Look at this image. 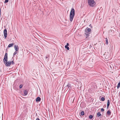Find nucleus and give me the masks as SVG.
I'll return each instance as SVG.
<instances>
[{
	"label": "nucleus",
	"instance_id": "1",
	"mask_svg": "<svg viewBox=\"0 0 120 120\" xmlns=\"http://www.w3.org/2000/svg\"><path fill=\"white\" fill-rule=\"evenodd\" d=\"M75 15V11L73 8H72L71 11L70 15V20L71 22L74 17Z\"/></svg>",
	"mask_w": 120,
	"mask_h": 120
},
{
	"label": "nucleus",
	"instance_id": "2",
	"mask_svg": "<svg viewBox=\"0 0 120 120\" xmlns=\"http://www.w3.org/2000/svg\"><path fill=\"white\" fill-rule=\"evenodd\" d=\"M88 2L90 6L93 7L95 6L96 3L93 0H88Z\"/></svg>",
	"mask_w": 120,
	"mask_h": 120
},
{
	"label": "nucleus",
	"instance_id": "3",
	"mask_svg": "<svg viewBox=\"0 0 120 120\" xmlns=\"http://www.w3.org/2000/svg\"><path fill=\"white\" fill-rule=\"evenodd\" d=\"M8 55V54L7 53H5V54L3 60V62L4 64H5L6 63L7 61Z\"/></svg>",
	"mask_w": 120,
	"mask_h": 120
},
{
	"label": "nucleus",
	"instance_id": "4",
	"mask_svg": "<svg viewBox=\"0 0 120 120\" xmlns=\"http://www.w3.org/2000/svg\"><path fill=\"white\" fill-rule=\"evenodd\" d=\"M4 38H6L7 37V30L6 29H4Z\"/></svg>",
	"mask_w": 120,
	"mask_h": 120
},
{
	"label": "nucleus",
	"instance_id": "5",
	"mask_svg": "<svg viewBox=\"0 0 120 120\" xmlns=\"http://www.w3.org/2000/svg\"><path fill=\"white\" fill-rule=\"evenodd\" d=\"M91 29L89 28H86L85 30V32L90 34L91 33Z\"/></svg>",
	"mask_w": 120,
	"mask_h": 120
},
{
	"label": "nucleus",
	"instance_id": "6",
	"mask_svg": "<svg viewBox=\"0 0 120 120\" xmlns=\"http://www.w3.org/2000/svg\"><path fill=\"white\" fill-rule=\"evenodd\" d=\"M5 64V65L7 66H9L11 64V62L9 61L7 62Z\"/></svg>",
	"mask_w": 120,
	"mask_h": 120
},
{
	"label": "nucleus",
	"instance_id": "7",
	"mask_svg": "<svg viewBox=\"0 0 120 120\" xmlns=\"http://www.w3.org/2000/svg\"><path fill=\"white\" fill-rule=\"evenodd\" d=\"M14 48L16 51H18L19 49V47L17 45H14Z\"/></svg>",
	"mask_w": 120,
	"mask_h": 120
},
{
	"label": "nucleus",
	"instance_id": "8",
	"mask_svg": "<svg viewBox=\"0 0 120 120\" xmlns=\"http://www.w3.org/2000/svg\"><path fill=\"white\" fill-rule=\"evenodd\" d=\"M66 86L68 87V88L69 89H71V84L68 83Z\"/></svg>",
	"mask_w": 120,
	"mask_h": 120
},
{
	"label": "nucleus",
	"instance_id": "9",
	"mask_svg": "<svg viewBox=\"0 0 120 120\" xmlns=\"http://www.w3.org/2000/svg\"><path fill=\"white\" fill-rule=\"evenodd\" d=\"M41 98L39 97H38L36 99V102H39L41 100Z\"/></svg>",
	"mask_w": 120,
	"mask_h": 120
},
{
	"label": "nucleus",
	"instance_id": "10",
	"mask_svg": "<svg viewBox=\"0 0 120 120\" xmlns=\"http://www.w3.org/2000/svg\"><path fill=\"white\" fill-rule=\"evenodd\" d=\"M113 32V30H110L108 32V34L112 35V34Z\"/></svg>",
	"mask_w": 120,
	"mask_h": 120
},
{
	"label": "nucleus",
	"instance_id": "11",
	"mask_svg": "<svg viewBox=\"0 0 120 120\" xmlns=\"http://www.w3.org/2000/svg\"><path fill=\"white\" fill-rule=\"evenodd\" d=\"M28 91L26 90H25L24 92V94L25 95H26L28 94Z\"/></svg>",
	"mask_w": 120,
	"mask_h": 120
},
{
	"label": "nucleus",
	"instance_id": "12",
	"mask_svg": "<svg viewBox=\"0 0 120 120\" xmlns=\"http://www.w3.org/2000/svg\"><path fill=\"white\" fill-rule=\"evenodd\" d=\"M110 104V102L109 100H108L107 105V108L108 109L109 108V105Z\"/></svg>",
	"mask_w": 120,
	"mask_h": 120
},
{
	"label": "nucleus",
	"instance_id": "13",
	"mask_svg": "<svg viewBox=\"0 0 120 120\" xmlns=\"http://www.w3.org/2000/svg\"><path fill=\"white\" fill-rule=\"evenodd\" d=\"M14 45V43H12L11 44H10L8 46V47H12Z\"/></svg>",
	"mask_w": 120,
	"mask_h": 120
},
{
	"label": "nucleus",
	"instance_id": "14",
	"mask_svg": "<svg viewBox=\"0 0 120 120\" xmlns=\"http://www.w3.org/2000/svg\"><path fill=\"white\" fill-rule=\"evenodd\" d=\"M97 115L98 117H99V116H101V114L100 113V112H98L97 113Z\"/></svg>",
	"mask_w": 120,
	"mask_h": 120
},
{
	"label": "nucleus",
	"instance_id": "15",
	"mask_svg": "<svg viewBox=\"0 0 120 120\" xmlns=\"http://www.w3.org/2000/svg\"><path fill=\"white\" fill-rule=\"evenodd\" d=\"M111 113V112L109 110H108L107 112V115H110Z\"/></svg>",
	"mask_w": 120,
	"mask_h": 120
},
{
	"label": "nucleus",
	"instance_id": "16",
	"mask_svg": "<svg viewBox=\"0 0 120 120\" xmlns=\"http://www.w3.org/2000/svg\"><path fill=\"white\" fill-rule=\"evenodd\" d=\"M120 87V81L119 82L117 86V88H119Z\"/></svg>",
	"mask_w": 120,
	"mask_h": 120
},
{
	"label": "nucleus",
	"instance_id": "17",
	"mask_svg": "<svg viewBox=\"0 0 120 120\" xmlns=\"http://www.w3.org/2000/svg\"><path fill=\"white\" fill-rule=\"evenodd\" d=\"M105 39H106V40H105V44H108V39L107 38H106Z\"/></svg>",
	"mask_w": 120,
	"mask_h": 120
},
{
	"label": "nucleus",
	"instance_id": "18",
	"mask_svg": "<svg viewBox=\"0 0 120 120\" xmlns=\"http://www.w3.org/2000/svg\"><path fill=\"white\" fill-rule=\"evenodd\" d=\"M65 47L67 50H69V47L67 45H65Z\"/></svg>",
	"mask_w": 120,
	"mask_h": 120
},
{
	"label": "nucleus",
	"instance_id": "19",
	"mask_svg": "<svg viewBox=\"0 0 120 120\" xmlns=\"http://www.w3.org/2000/svg\"><path fill=\"white\" fill-rule=\"evenodd\" d=\"M93 118V116L92 115H90L89 116V118L90 119H91Z\"/></svg>",
	"mask_w": 120,
	"mask_h": 120
},
{
	"label": "nucleus",
	"instance_id": "20",
	"mask_svg": "<svg viewBox=\"0 0 120 120\" xmlns=\"http://www.w3.org/2000/svg\"><path fill=\"white\" fill-rule=\"evenodd\" d=\"M81 114L83 116L84 114V112L83 111H82L81 112Z\"/></svg>",
	"mask_w": 120,
	"mask_h": 120
},
{
	"label": "nucleus",
	"instance_id": "21",
	"mask_svg": "<svg viewBox=\"0 0 120 120\" xmlns=\"http://www.w3.org/2000/svg\"><path fill=\"white\" fill-rule=\"evenodd\" d=\"M85 34L86 35V36L87 37H88L89 35V34L87 33H86V32H85Z\"/></svg>",
	"mask_w": 120,
	"mask_h": 120
},
{
	"label": "nucleus",
	"instance_id": "22",
	"mask_svg": "<svg viewBox=\"0 0 120 120\" xmlns=\"http://www.w3.org/2000/svg\"><path fill=\"white\" fill-rule=\"evenodd\" d=\"M101 100L102 101H104L105 100V99L104 97H102L101 98Z\"/></svg>",
	"mask_w": 120,
	"mask_h": 120
},
{
	"label": "nucleus",
	"instance_id": "23",
	"mask_svg": "<svg viewBox=\"0 0 120 120\" xmlns=\"http://www.w3.org/2000/svg\"><path fill=\"white\" fill-rule=\"evenodd\" d=\"M17 51H16L15 52H14L13 53V56H14V55H15L17 53Z\"/></svg>",
	"mask_w": 120,
	"mask_h": 120
},
{
	"label": "nucleus",
	"instance_id": "24",
	"mask_svg": "<svg viewBox=\"0 0 120 120\" xmlns=\"http://www.w3.org/2000/svg\"><path fill=\"white\" fill-rule=\"evenodd\" d=\"M8 2V0H5V2H4V3H6Z\"/></svg>",
	"mask_w": 120,
	"mask_h": 120
},
{
	"label": "nucleus",
	"instance_id": "25",
	"mask_svg": "<svg viewBox=\"0 0 120 120\" xmlns=\"http://www.w3.org/2000/svg\"><path fill=\"white\" fill-rule=\"evenodd\" d=\"M23 86V85L22 84L20 85L19 86V88H21Z\"/></svg>",
	"mask_w": 120,
	"mask_h": 120
},
{
	"label": "nucleus",
	"instance_id": "26",
	"mask_svg": "<svg viewBox=\"0 0 120 120\" xmlns=\"http://www.w3.org/2000/svg\"><path fill=\"white\" fill-rule=\"evenodd\" d=\"M11 64H15V63L13 61H12L11 62Z\"/></svg>",
	"mask_w": 120,
	"mask_h": 120
},
{
	"label": "nucleus",
	"instance_id": "27",
	"mask_svg": "<svg viewBox=\"0 0 120 120\" xmlns=\"http://www.w3.org/2000/svg\"><path fill=\"white\" fill-rule=\"evenodd\" d=\"M101 112H103L104 111V109L103 108H101Z\"/></svg>",
	"mask_w": 120,
	"mask_h": 120
},
{
	"label": "nucleus",
	"instance_id": "28",
	"mask_svg": "<svg viewBox=\"0 0 120 120\" xmlns=\"http://www.w3.org/2000/svg\"><path fill=\"white\" fill-rule=\"evenodd\" d=\"M69 44L68 43H67V45H67V46H69Z\"/></svg>",
	"mask_w": 120,
	"mask_h": 120
},
{
	"label": "nucleus",
	"instance_id": "29",
	"mask_svg": "<svg viewBox=\"0 0 120 120\" xmlns=\"http://www.w3.org/2000/svg\"><path fill=\"white\" fill-rule=\"evenodd\" d=\"M36 120H40V119L38 118H37L36 119Z\"/></svg>",
	"mask_w": 120,
	"mask_h": 120
},
{
	"label": "nucleus",
	"instance_id": "30",
	"mask_svg": "<svg viewBox=\"0 0 120 120\" xmlns=\"http://www.w3.org/2000/svg\"><path fill=\"white\" fill-rule=\"evenodd\" d=\"M48 58V56H46L45 57V58H46V59H47V58Z\"/></svg>",
	"mask_w": 120,
	"mask_h": 120
},
{
	"label": "nucleus",
	"instance_id": "31",
	"mask_svg": "<svg viewBox=\"0 0 120 120\" xmlns=\"http://www.w3.org/2000/svg\"><path fill=\"white\" fill-rule=\"evenodd\" d=\"M89 26L91 27V24H90V25H89Z\"/></svg>",
	"mask_w": 120,
	"mask_h": 120
}]
</instances>
